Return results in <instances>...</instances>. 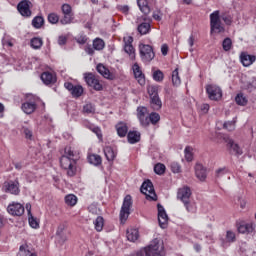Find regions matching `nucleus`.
Segmentation results:
<instances>
[{
	"instance_id": "obj_1",
	"label": "nucleus",
	"mask_w": 256,
	"mask_h": 256,
	"mask_svg": "<svg viewBox=\"0 0 256 256\" xmlns=\"http://www.w3.org/2000/svg\"><path fill=\"white\" fill-rule=\"evenodd\" d=\"M138 256H164V246L161 240L155 238L150 244L141 249L138 253Z\"/></svg>"
},
{
	"instance_id": "obj_2",
	"label": "nucleus",
	"mask_w": 256,
	"mask_h": 256,
	"mask_svg": "<svg viewBox=\"0 0 256 256\" xmlns=\"http://www.w3.org/2000/svg\"><path fill=\"white\" fill-rule=\"evenodd\" d=\"M225 31V26L221 22V16L219 10L214 11L210 14V33H223Z\"/></svg>"
},
{
	"instance_id": "obj_3",
	"label": "nucleus",
	"mask_w": 256,
	"mask_h": 256,
	"mask_svg": "<svg viewBox=\"0 0 256 256\" xmlns=\"http://www.w3.org/2000/svg\"><path fill=\"white\" fill-rule=\"evenodd\" d=\"M60 165L62 169L67 171L68 177H75V173H77V159L62 156L60 158Z\"/></svg>"
},
{
	"instance_id": "obj_4",
	"label": "nucleus",
	"mask_w": 256,
	"mask_h": 256,
	"mask_svg": "<svg viewBox=\"0 0 256 256\" xmlns=\"http://www.w3.org/2000/svg\"><path fill=\"white\" fill-rule=\"evenodd\" d=\"M139 53L140 59L143 63H151L155 59V52L153 51V47L148 44H140L139 45Z\"/></svg>"
},
{
	"instance_id": "obj_5",
	"label": "nucleus",
	"mask_w": 256,
	"mask_h": 256,
	"mask_svg": "<svg viewBox=\"0 0 256 256\" xmlns=\"http://www.w3.org/2000/svg\"><path fill=\"white\" fill-rule=\"evenodd\" d=\"M131 207H133V198H131V195H126L120 210L121 223H125V221L129 219V215H131Z\"/></svg>"
},
{
	"instance_id": "obj_6",
	"label": "nucleus",
	"mask_w": 256,
	"mask_h": 256,
	"mask_svg": "<svg viewBox=\"0 0 256 256\" xmlns=\"http://www.w3.org/2000/svg\"><path fill=\"white\" fill-rule=\"evenodd\" d=\"M140 191L146 196V199L157 201V194L155 193V188L153 187V182H151V180L144 181Z\"/></svg>"
},
{
	"instance_id": "obj_7",
	"label": "nucleus",
	"mask_w": 256,
	"mask_h": 256,
	"mask_svg": "<svg viewBox=\"0 0 256 256\" xmlns=\"http://www.w3.org/2000/svg\"><path fill=\"white\" fill-rule=\"evenodd\" d=\"M84 80L88 87H92L95 91H103V84L99 81V78L93 73H84Z\"/></svg>"
},
{
	"instance_id": "obj_8",
	"label": "nucleus",
	"mask_w": 256,
	"mask_h": 256,
	"mask_svg": "<svg viewBox=\"0 0 256 256\" xmlns=\"http://www.w3.org/2000/svg\"><path fill=\"white\" fill-rule=\"evenodd\" d=\"M206 93L211 101H219L223 97V91L221 87L215 84H209L206 86Z\"/></svg>"
},
{
	"instance_id": "obj_9",
	"label": "nucleus",
	"mask_w": 256,
	"mask_h": 256,
	"mask_svg": "<svg viewBox=\"0 0 256 256\" xmlns=\"http://www.w3.org/2000/svg\"><path fill=\"white\" fill-rule=\"evenodd\" d=\"M219 241H220L221 247H223L224 249H227V247L231 246V243H235V241H237V235L233 230H228L226 231L225 237L221 236L219 238Z\"/></svg>"
},
{
	"instance_id": "obj_10",
	"label": "nucleus",
	"mask_w": 256,
	"mask_h": 256,
	"mask_svg": "<svg viewBox=\"0 0 256 256\" xmlns=\"http://www.w3.org/2000/svg\"><path fill=\"white\" fill-rule=\"evenodd\" d=\"M7 211L13 217H21L25 213V206L19 202H12L8 205Z\"/></svg>"
},
{
	"instance_id": "obj_11",
	"label": "nucleus",
	"mask_w": 256,
	"mask_h": 256,
	"mask_svg": "<svg viewBox=\"0 0 256 256\" xmlns=\"http://www.w3.org/2000/svg\"><path fill=\"white\" fill-rule=\"evenodd\" d=\"M148 110L145 106H139L137 108V119L141 127H149V116H147Z\"/></svg>"
},
{
	"instance_id": "obj_12",
	"label": "nucleus",
	"mask_w": 256,
	"mask_h": 256,
	"mask_svg": "<svg viewBox=\"0 0 256 256\" xmlns=\"http://www.w3.org/2000/svg\"><path fill=\"white\" fill-rule=\"evenodd\" d=\"M64 87L65 89H67V91L71 93L72 97H74L75 99H78V97H81V95H83L84 89L81 85H73V83L71 82H65Z\"/></svg>"
},
{
	"instance_id": "obj_13",
	"label": "nucleus",
	"mask_w": 256,
	"mask_h": 256,
	"mask_svg": "<svg viewBox=\"0 0 256 256\" xmlns=\"http://www.w3.org/2000/svg\"><path fill=\"white\" fill-rule=\"evenodd\" d=\"M191 195H193V192L189 186H183L177 191V199L182 203L191 200Z\"/></svg>"
},
{
	"instance_id": "obj_14",
	"label": "nucleus",
	"mask_w": 256,
	"mask_h": 256,
	"mask_svg": "<svg viewBox=\"0 0 256 256\" xmlns=\"http://www.w3.org/2000/svg\"><path fill=\"white\" fill-rule=\"evenodd\" d=\"M157 209H158V223H159L161 229H166L167 223L169 221L167 212H165V208L161 204L157 205Z\"/></svg>"
},
{
	"instance_id": "obj_15",
	"label": "nucleus",
	"mask_w": 256,
	"mask_h": 256,
	"mask_svg": "<svg viewBox=\"0 0 256 256\" xmlns=\"http://www.w3.org/2000/svg\"><path fill=\"white\" fill-rule=\"evenodd\" d=\"M31 2L23 0L17 5V9L22 17H31Z\"/></svg>"
},
{
	"instance_id": "obj_16",
	"label": "nucleus",
	"mask_w": 256,
	"mask_h": 256,
	"mask_svg": "<svg viewBox=\"0 0 256 256\" xmlns=\"http://www.w3.org/2000/svg\"><path fill=\"white\" fill-rule=\"evenodd\" d=\"M4 189L6 193H11V195H19V182L18 181H9L4 183Z\"/></svg>"
},
{
	"instance_id": "obj_17",
	"label": "nucleus",
	"mask_w": 256,
	"mask_h": 256,
	"mask_svg": "<svg viewBox=\"0 0 256 256\" xmlns=\"http://www.w3.org/2000/svg\"><path fill=\"white\" fill-rule=\"evenodd\" d=\"M96 71L104 77V79H109L110 81H113L115 79V74L111 73V71L108 70L107 67L103 64H98L96 66Z\"/></svg>"
},
{
	"instance_id": "obj_18",
	"label": "nucleus",
	"mask_w": 256,
	"mask_h": 256,
	"mask_svg": "<svg viewBox=\"0 0 256 256\" xmlns=\"http://www.w3.org/2000/svg\"><path fill=\"white\" fill-rule=\"evenodd\" d=\"M41 80L44 85H55L57 83V76L51 72H43L41 74Z\"/></svg>"
},
{
	"instance_id": "obj_19",
	"label": "nucleus",
	"mask_w": 256,
	"mask_h": 256,
	"mask_svg": "<svg viewBox=\"0 0 256 256\" xmlns=\"http://www.w3.org/2000/svg\"><path fill=\"white\" fill-rule=\"evenodd\" d=\"M132 69H133L134 77L138 81L139 85L141 86L145 85V75L141 71V67H139V64H134Z\"/></svg>"
},
{
	"instance_id": "obj_20",
	"label": "nucleus",
	"mask_w": 256,
	"mask_h": 256,
	"mask_svg": "<svg viewBox=\"0 0 256 256\" xmlns=\"http://www.w3.org/2000/svg\"><path fill=\"white\" fill-rule=\"evenodd\" d=\"M195 175L199 181H205L207 179V168L203 164H196Z\"/></svg>"
},
{
	"instance_id": "obj_21",
	"label": "nucleus",
	"mask_w": 256,
	"mask_h": 256,
	"mask_svg": "<svg viewBox=\"0 0 256 256\" xmlns=\"http://www.w3.org/2000/svg\"><path fill=\"white\" fill-rule=\"evenodd\" d=\"M227 147L230 151H233L234 155H243V150L239 147V144L235 143L233 139H226Z\"/></svg>"
},
{
	"instance_id": "obj_22",
	"label": "nucleus",
	"mask_w": 256,
	"mask_h": 256,
	"mask_svg": "<svg viewBox=\"0 0 256 256\" xmlns=\"http://www.w3.org/2000/svg\"><path fill=\"white\" fill-rule=\"evenodd\" d=\"M253 231H255V224L254 223H241L238 226V232L242 233V234H247L249 235V233H253Z\"/></svg>"
},
{
	"instance_id": "obj_23",
	"label": "nucleus",
	"mask_w": 256,
	"mask_h": 256,
	"mask_svg": "<svg viewBox=\"0 0 256 256\" xmlns=\"http://www.w3.org/2000/svg\"><path fill=\"white\" fill-rule=\"evenodd\" d=\"M150 107L154 111H159V109L163 107V102H161V98H159V95H155L150 98Z\"/></svg>"
},
{
	"instance_id": "obj_24",
	"label": "nucleus",
	"mask_w": 256,
	"mask_h": 256,
	"mask_svg": "<svg viewBox=\"0 0 256 256\" xmlns=\"http://www.w3.org/2000/svg\"><path fill=\"white\" fill-rule=\"evenodd\" d=\"M241 63L244 67H249L250 65H253L256 61V57L249 54H242L240 56Z\"/></svg>"
},
{
	"instance_id": "obj_25",
	"label": "nucleus",
	"mask_w": 256,
	"mask_h": 256,
	"mask_svg": "<svg viewBox=\"0 0 256 256\" xmlns=\"http://www.w3.org/2000/svg\"><path fill=\"white\" fill-rule=\"evenodd\" d=\"M21 109L26 115H31L37 109V104L35 102H25L22 104Z\"/></svg>"
},
{
	"instance_id": "obj_26",
	"label": "nucleus",
	"mask_w": 256,
	"mask_h": 256,
	"mask_svg": "<svg viewBox=\"0 0 256 256\" xmlns=\"http://www.w3.org/2000/svg\"><path fill=\"white\" fill-rule=\"evenodd\" d=\"M128 143L131 145H135V143H139L141 141V133L137 131H130L127 135Z\"/></svg>"
},
{
	"instance_id": "obj_27",
	"label": "nucleus",
	"mask_w": 256,
	"mask_h": 256,
	"mask_svg": "<svg viewBox=\"0 0 256 256\" xmlns=\"http://www.w3.org/2000/svg\"><path fill=\"white\" fill-rule=\"evenodd\" d=\"M116 131L120 137H126L129 132V127L125 122H119L116 124Z\"/></svg>"
},
{
	"instance_id": "obj_28",
	"label": "nucleus",
	"mask_w": 256,
	"mask_h": 256,
	"mask_svg": "<svg viewBox=\"0 0 256 256\" xmlns=\"http://www.w3.org/2000/svg\"><path fill=\"white\" fill-rule=\"evenodd\" d=\"M188 213H197V204L193 200H186L182 202Z\"/></svg>"
},
{
	"instance_id": "obj_29",
	"label": "nucleus",
	"mask_w": 256,
	"mask_h": 256,
	"mask_svg": "<svg viewBox=\"0 0 256 256\" xmlns=\"http://www.w3.org/2000/svg\"><path fill=\"white\" fill-rule=\"evenodd\" d=\"M126 237H127L128 241L135 243V241H137V239H139V230L133 229V228L128 229L126 232Z\"/></svg>"
},
{
	"instance_id": "obj_30",
	"label": "nucleus",
	"mask_w": 256,
	"mask_h": 256,
	"mask_svg": "<svg viewBox=\"0 0 256 256\" xmlns=\"http://www.w3.org/2000/svg\"><path fill=\"white\" fill-rule=\"evenodd\" d=\"M104 155L107 161H115V157H117V152H115L112 147L106 146L104 148Z\"/></svg>"
},
{
	"instance_id": "obj_31",
	"label": "nucleus",
	"mask_w": 256,
	"mask_h": 256,
	"mask_svg": "<svg viewBox=\"0 0 256 256\" xmlns=\"http://www.w3.org/2000/svg\"><path fill=\"white\" fill-rule=\"evenodd\" d=\"M138 7L144 15H149L151 13V8H149V3L147 0H137Z\"/></svg>"
},
{
	"instance_id": "obj_32",
	"label": "nucleus",
	"mask_w": 256,
	"mask_h": 256,
	"mask_svg": "<svg viewBox=\"0 0 256 256\" xmlns=\"http://www.w3.org/2000/svg\"><path fill=\"white\" fill-rule=\"evenodd\" d=\"M64 231L65 225H59L56 231V237L59 239L60 243H65V241H67V236L65 235Z\"/></svg>"
},
{
	"instance_id": "obj_33",
	"label": "nucleus",
	"mask_w": 256,
	"mask_h": 256,
	"mask_svg": "<svg viewBox=\"0 0 256 256\" xmlns=\"http://www.w3.org/2000/svg\"><path fill=\"white\" fill-rule=\"evenodd\" d=\"M161 121V115L157 112H151L148 115V127L149 125H157Z\"/></svg>"
},
{
	"instance_id": "obj_34",
	"label": "nucleus",
	"mask_w": 256,
	"mask_h": 256,
	"mask_svg": "<svg viewBox=\"0 0 256 256\" xmlns=\"http://www.w3.org/2000/svg\"><path fill=\"white\" fill-rule=\"evenodd\" d=\"M88 162L91 165H95V167L101 165V163L103 162V160L101 159V157L97 154H90L88 156Z\"/></svg>"
},
{
	"instance_id": "obj_35",
	"label": "nucleus",
	"mask_w": 256,
	"mask_h": 256,
	"mask_svg": "<svg viewBox=\"0 0 256 256\" xmlns=\"http://www.w3.org/2000/svg\"><path fill=\"white\" fill-rule=\"evenodd\" d=\"M64 201L69 207H75L77 205V196L75 194H68L65 196Z\"/></svg>"
},
{
	"instance_id": "obj_36",
	"label": "nucleus",
	"mask_w": 256,
	"mask_h": 256,
	"mask_svg": "<svg viewBox=\"0 0 256 256\" xmlns=\"http://www.w3.org/2000/svg\"><path fill=\"white\" fill-rule=\"evenodd\" d=\"M138 32L140 33V35H147V33H149V31H151V24L147 23V22H143L138 26Z\"/></svg>"
},
{
	"instance_id": "obj_37",
	"label": "nucleus",
	"mask_w": 256,
	"mask_h": 256,
	"mask_svg": "<svg viewBox=\"0 0 256 256\" xmlns=\"http://www.w3.org/2000/svg\"><path fill=\"white\" fill-rule=\"evenodd\" d=\"M93 49L96 51H103V49H105V41L101 38H95L93 40Z\"/></svg>"
},
{
	"instance_id": "obj_38",
	"label": "nucleus",
	"mask_w": 256,
	"mask_h": 256,
	"mask_svg": "<svg viewBox=\"0 0 256 256\" xmlns=\"http://www.w3.org/2000/svg\"><path fill=\"white\" fill-rule=\"evenodd\" d=\"M172 83L174 87H179V85H181V77H179V68H176L172 72Z\"/></svg>"
},
{
	"instance_id": "obj_39",
	"label": "nucleus",
	"mask_w": 256,
	"mask_h": 256,
	"mask_svg": "<svg viewBox=\"0 0 256 256\" xmlns=\"http://www.w3.org/2000/svg\"><path fill=\"white\" fill-rule=\"evenodd\" d=\"M64 16L60 19L61 25H71L73 19H75L73 14H63Z\"/></svg>"
},
{
	"instance_id": "obj_40",
	"label": "nucleus",
	"mask_w": 256,
	"mask_h": 256,
	"mask_svg": "<svg viewBox=\"0 0 256 256\" xmlns=\"http://www.w3.org/2000/svg\"><path fill=\"white\" fill-rule=\"evenodd\" d=\"M104 225H105V220L103 219V217L98 216L96 218V220L94 221V226H95L96 231H98V232L103 231Z\"/></svg>"
},
{
	"instance_id": "obj_41",
	"label": "nucleus",
	"mask_w": 256,
	"mask_h": 256,
	"mask_svg": "<svg viewBox=\"0 0 256 256\" xmlns=\"http://www.w3.org/2000/svg\"><path fill=\"white\" fill-rule=\"evenodd\" d=\"M30 45L32 49H41V47H43V40L41 38L34 37L31 39Z\"/></svg>"
},
{
	"instance_id": "obj_42",
	"label": "nucleus",
	"mask_w": 256,
	"mask_h": 256,
	"mask_svg": "<svg viewBox=\"0 0 256 256\" xmlns=\"http://www.w3.org/2000/svg\"><path fill=\"white\" fill-rule=\"evenodd\" d=\"M43 23H45V19L42 16H36L32 20V25L35 29H41V27H43Z\"/></svg>"
},
{
	"instance_id": "obj_43",
	"label": "nucleus",
	"mask_w": 256,
	"mask_h": 256,
	"mask_svg": "<svg viewBox=\"0 0 256 256\" xmlns=\"http://www.w3.org/2000/svg\"><path fill=\"white\" fill-rule=\"evenodd\" d=\"M18 256H37V255H35V253H32L31 251H29L27 245H21L20 249H19Z\"/></svg>"
},
{
	"instance_id": "obj_44",
	"label": "nucleus",
	"mask_w": 256,
	"mask_h": 256,
	"mask_svg": "<svg viewBox=\"0 0 256 256\" xmlns=\"http://www.w3.org/2000/svg\"><path fill=\"white\" fill-rule=\"evenodd\" d=\"M62 157H68V159H77L75 158L77 157V152H74L73 149L68 146L64 149V155H62Z\"/></svg>"
},
{
	"instance_id": "obj_45",
	"label": "nucleus",
	"mask_w": 256,
	"mask_h": 256,
	"mask_svg": "<svg viewBox=\"0 0 256 256\" xmlns=\"http://www.w3.org/2000/svg\"><path fill=\"white\" fill-rule=\"evenodd\" d=\"M88 129H90V131H92V133H95V135H97L98 139H103V134L101 133V128H99L98 126L89 124Z\"/></svg>"
},
{
	"instance_id": "obj_46",
	"label": "nucleus",
	"mask_w": 256,
	"mask_h": 256,
	"mask_svg": "<svg viewBox=\"0 0 256 256\" xmlns=\"http://www.w3.org/2000/svg\"><path fill=\"white\" fill-rule=\"evenodd\" d=\"M124 51L129 55L130 59H135V48L133 45H124Z\"/></svg>"
},
{
	"instance_id": "obj_47",
	"label": "nucleus",
	"mask_w": 256,
	"mask_h": 256,
	"mask_svg": "<svg viewBox=\"0 0 256 256\" xmlns=\"http://www.w3.org/2000/svg\"><path fill=\"white\" fill-rule=\"evenodd\" d=\"M222 47L224 51H231V48L233 47V41H231V38H225L222 42Z\"/></svg>"
},
{
	"instance_id": "obj_48",
	"label": "nucleus",
	"mask_w": 256,
	"mask_h": 256,
	"mask_svg": "<svg viewBox=\"0 0 256 256\" xmlns=\"http://www.w3.org/2000/svg\"><path fill=\"white\" fill-rule=\"evenodd\" d=\"M47 19L52 25H57V23H59V15L57 13L53 12L48 14Z\"/></svg>"
},
{
	"instance_id": "obj_49",
	"label": "nucleus",
	"mask_w": 256,
	"mask_h": 256,
	"mask_svg": "<svg viewBox=\"0 0 256 256\" xmlns=\"http://www.w3.org/2000/svg\"><path fill=\"white\" fill-rule=\"evenodd\" d=\"M237 123V118H233L232 121H228L224 123V129L228 131H235V124Z\"/></svg>"
},
{
	"instance_id": "obj_50",
	"label": "nucleus",
	"mask_w": 256,
	"mask_h": 256,
	"mask_svg": "<svg viewBox=\"0 0 256 256\" xmlns=\"http://www.w3.org/2000/svg\"><path fill=\"white\" fill-rule=\"evenodd\" d=\"M164 77L165 76L161 70H156L153 72V79H154V81H157L158 83H161V81H163Z\"/></svg>"
},
{
	"instance_id": "obj_51",
	"label": "nucleus",
	"mask_w": 256,
	"mask_h": 256,
	"mask_svg": "<svg viewBox=\"0 0 256 256\" xmlns=\"http://www.w3.org/2000/svg\"><path fill=\"white\" fill-rule=\"evenodd\" d=\"M193 151V148H191V146H187L184 150V153H185V159L186 161L188 162H191L193 161V153L191 152Z\"/></svg>"
},
{
	"instance_id": "obj_52",
	"label": "nucleus",
	"mask_w": 256,
	"mask_h": 256,
	"mask_svg": "<svg viewBox=\"0 0 256 256\" xmlns=\"http://www.w3.org/2000/svg\"><path fill=\"white\" fill-rule=\"evenodd\" d=\"M235 101H236L237 105H241V106L247 105V98L245 96H243V94H238L235 97Z\"/></svg>"
},
{
	"instance_id": "obj_53",
	"label": "nucleus",
	"mask_w": 256,
	"mask_h": 256,
	"mask_svg": "<svg viewBox=\"0 0 256 256\" xmlns=\"http://www.w3.org/2000/svg\"><path fill=\"white\" fill-rule=\"evenodd\" d=\"M154 173H156V175H163V173H165V164H156L154 166Z\"/></svg>"
},
{
	"instance_id": "obj_54",
	"label": "nucleus",
	"mask_w": 256,
	"mask_h": 256,
	"mask_svg": "<svg viewBox=\"0 0 256 256\" xmlns=\"http://www.w3.org/2000/svg\"><path fill=\"white\" fill-rule=\"evenodd\" d=\"M28 221L32 229H39V222L37 221V218L33 217V215L28 216Z\"/></svg>"
},
{
	"instance_id": "obj_55",
	"label": "nucleus",
	"mask_w": 256,
	"mask_h": 256,
	"mask_svg": "<svg viewBox=\"0 0 256 256\" xmlns=\"http://www.w3.org/2000/svg\"><path fill=\"white\" fill-rule=\"evenodd\" d=\"M61 11H62L63 15L73 14V8L69 4H63L61 6Z\"/></svg>"
},
{
	"instance_id": "obj_56",
	"label": "nucleus",
	"mask_w": 256,
	"mask_h": 256,
	"mask_svg": "<svg viewBox=\"0 0 256 256\" xmlns=\"http://www.w3.org/2000/svg\"><path fill=\"white\" fill-rule=\"evenodd\" d=\"M83 112L87 113L88 115L91 113H95V106L91 103H88V104L84 105Z\"/></svg>"
},
{
	"instance_id": "obj_57",
	"label": "nucleus",
	"mask_w": 256,
	"mask_h": 256,
	"mask_svg": "<svg viewBox=\"0 0 256 256\" xmlns=\"http://www.w3.org/2000/svg\"><path fill=\"white\" fill-rule=\"evenodd\" d=\"M88 211H89V213H92V215H99V213H101V210L99 208H97V205H95V204H91L88 207Z\"/></svg>"
},
{
	"instance_id": "obj_58",
	"label": "nucleus",
	"mask_w": 256,
	"mask_h": 256,
	"mask_svg": "<svg viewBox=\"0 0 256 256\" xmlns=\"http://www.w3.org/2000/svg\"><path fill=\"white\" fill-rule=\"evenodd\" d=\"M172 173H181V166L177 162H173L170 165Z\"/></svg>"
},
{
	"instance_id": "obj_59",
	"label": "nucleus",
	"mask_w": 256,
	"mask_h": 256,
	"mask_svg": "<svg viewBox=\"0 0 256 256\" xmlns=\"http://www.w3.org/2000/svg\"><path fill=\"white\" fill-rule=\"evenodd\" d=\"M246 89H248V91H253L254 89H256V79L252 78L251 81H249L246 85Z\"/></svg>"
},
{
	"instance_id": "obj_60",
	"label": "nucleus",
	"mask_w": 256,
	"mask_h": 256,
	"mask_svg": "<svg viewBox=\"0 0 256 256\" xmlns=\"http://www.w3.org/2000/svg\"><path fill=\"white\" fill-rule=\"evenodd\" d=\"M148 93H149V95H150V98L155 97V95H159V94L157 93V87H156V86H150V87L148 88Z\"/></svg>"
},
{
	"instance_id": "obj_61",
	"label": "nucleus",
	"mask_w": 256,
	"mask_h": 256,
	"mask_svg": "<svg viewBox=\"0 0 256 256\" xmlns=\"http://www.w3.org/2000/svg\"><path fill=\"white\" fill-rule=\"evenodd\" d=\"M23 133H24L26 139H32L33 132L31 130H29V128H24Z\"/></svg>"
},
{
	"instance_id": "obj_62",
	"label": "nucleus",
	"mask_w": 256,
	"mask_h": 256,
	"mask_svg": "<svg viewBox=\"0 0 256 256\" xmlns=\"http://www.w3.org/2000/svg\"><path fill=\"white\" fill-rule=\"evenodd\" d=\"M227 173V168H220L216 170V177H223Z\"/></svg>"
},
{
	"instance_id": "obj_63",
	"label": "nucleus",
	"mask_w": 256,
	"mask_h": 256,
	"mask_svg": "<svg viewBox=\"0 0 256 256\" xmlns=\"http://www.w3.org/2000/svg\"><path fill=\"white\" fill-rule=\"evenodd\" d=\"M124 45H133V37L131 36H126L123 39Z\"/></svg>"
},
{
	"instance_id": "obj_64",
	"label": "nucleus",
	"mask_w": 256,
	"mask_h": 256,
	"mask_svg": "<svg viewBox=\"0 0 256 256\" xmlns=\"http://www.w3.org/2000/svg\"><path fill=\"white\" fill-rule=\"evenodd\" d=\"M67 43V37L66 36H59L58 37V45H65Z\"/></svg>"
}]
</instances>
